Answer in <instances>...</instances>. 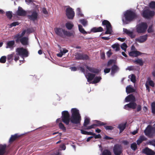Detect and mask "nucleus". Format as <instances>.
Here are the masks:
<instances>
[{"mask_svg": "<svg viewBox=\"0 0 155 155\" xmlns=\"http://www.w3.org/2000/svg\"><path fill=\"white\" fill-rule=\"evenodd\" d=\"M114 61L113 60L111 59L109 60L107 62V66H108L111 65L114 63Z\"/></svg>", "mask_w": 155, "mask_h": 155, "instance_id": "052dcab7", "label": "nucleus"}, {"mask_svg": "<svg viewBox=\"0 0 155 155\" xmlns=\"http://www.w3.org/2000/svg\"><path fill=\"white\" fill-rule=\"evenodd\" d=\"M6 60V57L5 56H2L0 58V62L2 63H5Z\"/></svg>", "mask_w": 155, "mask_h": 155, "instance_id": "a18cd8bd", "label": "nucleus"}, {"mask_svg": "<svg viewBox=\"0 0 155 155\" xmlns=\"http://www.w3.org/2000/svg\"><path fill=\"white\" fill-rule=\"evenodd\" d=\"M155 12L153 11H151L149 9L143 10V11L142 16L144 18L149 19L152 18L155 15Z\"/></svg>", "mask_w": 155, "mask_h": 155, "instance_id": "423d86ee", "label": "nucleus"}, {"mask_svg": "<svg viewBox=\"0 0 155 155\" xmlns=\"http://www.w3.org/2000/svg\"><path fill=\"white\" fill-rule=\"evenodd\" d=\"M70 69H71V71H75L77 70V68L75 67H70Z\"/></svg>", "mask_w": 155, "mask_h": 155, "instance_id": "774afa93", "label": "nucleus"}, {"mask_svg": "<svg viewBox=\"0 0 155 155\" xmlns=\"http://www.w3.org/2000/svg\"><path fill=\"white\" fill-rule=\"evenodd\" d=\"M6 147L5 145H3L0 144V155H3L5 153Z\"/></svg>", "mask_w": 155, "mask_h": 155, "instance_id": "c85d7f7f", "label": "nucleus"}, {"mask_svg": "<svg viewBox=\"0 0 155 155\" xmlns=\"http://www.w3.org/2000/svg\"><path fill=\"white\" fill-rule=\"evenodd\" d=\"M146 138L143 136H140L137 141V144L138 145L140 144L143 141L146 140Z\"/></svg>", "mask_w": 155, "mask_h": 155, "instance_id": "2f4dec72", "label": "nucleus"}, {"mask_svg": "<svg viewBox=\"0 0 155 155\" xmlns=\"http://www.w3.org/2000/svg\"><path fill=\"white\" fill-rule=\"evenodd\" d=\"M123 31L124 33L129 36L131 38H135V35L134 34L132 31L127 29L126 28H124L123 29Z\"/></svg>", "mask_w": 155, "mask_h": 155, "instance_id": "4be33fe9", "label": "nucleus"}, {"mask_svg": "<svg viewBox=\"0 0 155 155\" xmlns=\"http://www.w3.org/2000/svg\"><path fill=\"white\" fill-rule=\"evenodd\" d=\"M90 118L86 116L84 117V126L85 127H87V125H88L90 123Z\"/></svg>", "mask_w": 155, "mask_h": 155, "instance_id": "f704fd0d", "label": "nucleus"}, {"mask_svg": "<svg viewBox=\"0 0 155 155\" xmlns=\"http://www.w3.org/2000/svg\"><path fill=\"white\" fill-rule=\"evenodd\" d=\"M118 70V67L116 65H114L111 68V74L114 75Z\"/></svg>", "mask_w": 155, "mask_h": 155, "instance_id": "c756f323", "label": "nucleus"}, {"mask_svg": "<svg viewBox=\"0 0 155 155\" xmlns=\"http://www.w3.org/2000/svg\"><path fill=\"white\" fill-rule=\"evenodd\" d=\"M122 49L125 51L126 50V48L127 47V45L125 43H123L121 46Z\"/></svg>", "mask_w": 155, "mask_h": 155, "instance_id": "864d4df0", "label": "nucleus"}, {"mask_svg": "<svg viewBox=\"0 0 155 155\" xmlns=\"http://www.w3.org/2000/svg\"><path fill=\"white\" fill-rule=\"evenodd\" d=\"M142 54V53L137 51H132L129 53V54L130 56L134 57H137Z\"/></svg>", "mask_w": 155, "mask_h": 155, "instance_id": "aec40b11", "label": "nucleus"}, {"mask_svg": "<svg viewBox=\"0 0 155 155\" xmlns=\"http://www.w3.org/2000/svg\"><path fill=\"white\" fill-rule=\"evenodd\" d=\"M16 52H17L16 54L22 57H26L28 55V51L22 47L17 48L16 49Z\"/></svg>", "mask_w": 155, "mask_h": 155, "instance_id": "1a4fd4ad", "label": "nucleus"}, {"mask_svg": "<svg viewBox=\"0 0 155 155\" xmlns=\"http://www.w3.org/2000/svg\"><path fill=\"white\" fill-rule=\"evenodd\" d=\"M75 35L74 31H68V37H74Z\"/></svg>", "mask_w": 155, "mask_h": 155, "instance_id": "6e6d98bb", "label": "nucleus"}, {"mask_svg": "<svg viewBox=\"0 0 155 155\" xmlns=\"http://www.w3.org/2000/svg\"><path fill=\"white\" fill-rule=\"evenodd\" d=\"M128 69L130 71L134 70L136 69V67L135 66H130L127 67Z\"/></svg>", "mask_w": 155, "mask_h": 155, "instance_id": "bf43d9fd", "label": "nucleus"}, {"mask_svg": "<svg viewBox=\"0 0 155 155\" xmlns=\"http://www.w3.org/2000/svg\"><path fill=\"white\" fill-rule=\"evenodd\" d=\"M124 19L123 21L126 24L133 21L134 19L136 18L137 15L134 12L130 10H127L124 14Z\"/></svg>", "mask_w": 155, "mask_h": 155, "instance_id": "f03ea898", "label": "nucleus"}, {"mask_svg": "<svg viewBox=\"0 0 155 155\" xmlns=\"http://www.w3.org/2000/svg\"><path fill=\"white\" fill-rule=\"evenodd\" d=\"M62 121L67 125L68 124V111H64L62 112Z\"/></svg>", "mask_w": 155, "mask_h": 155, "instance_id": "dca6fc26", "label": "nucleus"}, {"mask_svg": "<svg viewBox=\"0 0 155 155\" xmlns=\"http://www.w3.org/2000/svg\"><path fill=\"white\" fill-rule=\"evenodd\" d=\"M104 126V127L106 130H112L114 128L113 127L111 126H105V125Z\"/></svg>", "mask_w": 155, "mask_h": 155, "instance_id": "13d9d810", "label": "nucleus"}, {"mask_svg": "<svg viewBox=\"0 0 155 155\" xmlns=\"http://www.w3.org/2000/svg\"><path fill=\"white\" fill-rule=\"evenodd\" d=\"M86 68L90 71L92 73L95 74H98L99 72V71L98 69L94 68H91L87 66Z\"/></svg>", "mask_w": 155, "mask_h": 155, "instance_id": "393cba45", "label": "nucleus"}, {"mask_svg": "<svg viewBox=\"0 0 155 155\" xmlns=\"http://www.w3.org/2000/svg\"><path fill=\"white\" fill-rule=\"evenodd\" d=\"M131 81L133 83H135L136 81V77L134 74H132L130 78Z\"/></svg>", "mask_w": 155, "mask_h": 155, "instance_id": "5fc2aeb1", "label": "nucleus"}, {"mask_svg": "<svg viewBox=\"0 0 155 155\" xmlns=\"http://www.w3.org/2000/svg\"><path fill=\"white\" fill-rule=\"evenodd\" d=\"M15 41L17 43H21L23 45H28V37H14Z\"/></svg>", "mask_w": 155, "mask_h": 155, "instance_id": "39448f33", "label": "nucleus"}, {"mask_svg": "<svg viewBox=\"0 0 155 155\" xmlns=\"http://www.w3.org/2000/svg\"><path fill=\"white\" fill-rule=\"evenodd\" d=\"M63 55V53L62 52L61 50H60V52L59 53L57 54V56L59 57H61Z\"/></svg>", "mask_w": 155, "mask_h": 155, "instance_id": "338daca9", "label": "nucleus"}, {"mask_svg": "<svg viewBox=\"0 0 155 155\" xmlns=\"http://www.w3.org/2000/svg\"><path fill=\"white\" fill-rule=\"evenodd\" d=\"M110 70V68H106L104 70V72L105 73H109Z\"/></svg>", "mask_w": 155, "mask_h": 155, "instance_id": "e2e57ef3", "label": "nucleus"}, {"mask_svg": "<svg viewBox=\"0 0 155 155\" xmlns=\"http://www.w3.org/2000/svg\"><path fill=\"white\" fill-rule=\"evenodd\" d=\"M19 24V23L18 22L15 21L10 24V27L11 28L13 26H15L16 25H18Z\"/></svg>", "mask_w": 155, "mask_h": 155, "instance_id": "3c124183", "label": "nucleus"}, {"mask_svg": "<svg viewBox=\"0 0 155 155\" xmlns=\"http://www.w3.org/2000/svg\"><path fill=\"white\" fill-rule=\"evenodd\" d=\"M149 142L150 144L155 147V140L150 141Z\"/></svg>", "mask_w": 155, "mask_h": 155, "instance_id": "69168bd1", "label": "nucleus"}, {"mask_svg": "<svg viewBox=\"0 0 155 155\" xmlns=\"http://www.w3.org/2000/svg\"><path fill=\"white\" fill-rule=\"evenodd\" d=\"M77 14L79 17H83L84 16V15L82 13L81 9L80 8H77Z\"/></svg>", "mask_w": 155, "mask_h": 155, "instance_id": "ea45409f", "label": "nucleus"}, {"mask_svg": "<svg viewBox=\"0 0 155 155\" xmlns=\"http://www.w3.org/2000/svg\"><path fill=\"white\" fill-rule=\"evenodd\" d=\"M130 147L132 150H135L137 149V145L135 143H133L131 144Z\"/></svg>", "mask_w": 155, "mask_h": 155, "instance_id": "09e8293b", "label": "nucleus"}, {"mask_svg": "<svg viewBox=\"0 0 155 155\" xmlns=\"http://www.w3.org/2000/svg\"><path fill=\"white\" fill-rule=\"evenodd\" d=\"M61 122V118H58L57 120L56 123L59 124V126L60 128L62 129L63 131H65V128Z\"/></svg>", "mask_w": 155, "mask_h": 155, "instance_id": "cd10ccee", "label": "nucleus"}, {"mask_svg": "<svg viewBox=\"0 0 155 155\" xmlns=\"http://www.w3.org/2000/svg\"><path fill=\"white\" fill-rule=\"evenodd\" d=\"M147 38V35H146L140 36L138 38L135 39V41L139 43H141L146 41Z\"/></svg>", "mask_w": 155, "mask_h": 155, "instance_id": "a211bd4d", "label": "nucleus"}, {"mask_svg": "<svg viewBox=\"0 0 155 155\" xmlns=\"http://www.w3.org/2000/svg\"><path fill=\"white\" fill-rule=\"evenodd\" d=\"M74 15L75 13L73 9L68 6V19H73Z\"/></svg>", "mask_w": 155, "mask_h": 155, "instance_id": "6ab92c4d", "label": "nucleus"}, {"mask_svg": "<svg viewBox=\"0 0 155 155\" xmlns=\"http://www.w3.org/2000/svg\"><path fill=\"white\" fill-rule=\"evenodd\" d=\"M19 136L18 135V134H15L14 135L12 136L9 140V141L11 142L15 140L16 138L18 137Z\"/></svg>", "mask_w": 155, "mask_h": 155, "instance_id": "37998d69", "label": "nucleus"}, {"mask_svg": "<svg viewBox=\"0 0 155 155\" xmlns=\"http://www.w3.org/2000/svg\"><path fill=\"white\" fill-rule=\"evenodd\" d=\"M38 15L36 11H35L31 12V14L27 16L28 18L31 20L35 21L38 18Z\"/></svg>", "mask_w": 155, "mask_h": 155, "instance_id": "4468645a", "label": "nucleus"}, {"mask_svg": "<svg viewBox=\"0 0 155 155\" xmlns=\"http://www.w3.org/2000/svg\"><path fill=\"white\" fill-rule=\"evenodd\" d=\"M101 79V76L95 77L94 78V80L92 83L93 84H95L98 83L100 81Z\"/></svg>", "mask_w": 155, "mask_h": 155, "instance_id": "72a5a7b5", "label": "nucleus"}, {"mask_svg": "<svg viewBox=\"0 0 155 155\" xmlns=\"http://www.w3.org/2000/svg\"><path fill=\"white\" fill-rule=\"evenodd\" d=\"M16 14L18 16H25L26 15V12L21 7H19L18 10L16 12Z\"/></svg>", "mask_w": 155, "mask_h": 155, "instance_id": "f3484780", "label": "nucleus"}, {"mask_svg": "<svg viewBox=\"0 0 155 155\" xmlns=\"http://www.w3.org/2000/svg\"><path fill=\"white\" fill-rule=\"evenodd\" d=\"M66 147L64 144L61 145L60 147V149L58 150V152L57 153H55V155H61V153L60 152L61 150H64L65 149Z\"/></svg>", "mask_w": 155, "mask_h": 155, "instance_id": "4c0bfd02", "label": "nucleus"}, {"mask_svg": "<svg viewBox=\"0 0 155 155\" xmlns=\"http://www.w3.org/2000/svg\"><path fill=\"white\" fill-rule=\"evenodd\" d=\"M42 11L43 13L47 15L48 14V12L45 8H42Z\"/></svg>", "mask_w": 155, "mask_h": 155, "instance_id": "0e129e2a", "label": "nucleus"}, {"mask_svg": "<svg viewBox=\"0 0 155 155\" xmlns=\"http://www.w3.org/2000/svg\"><path fill=\"white\" fill-rule=\"evenodd\" d=\"M152 112L153 114H155V102H153L151 104Z\"/></svg>", "mask_w": 155, "mask_h": 155, "instance_id": "8fccbe9b", "label": "nucleus"}, {"mask_svg": "<svg viewBox=\"0 0 155 155\" xmlns=\"http://www.w3.org/2000/svg\"><path fill=\"white\" fill-rule=\"evenodd\" d=\"M7 59L8 62L10 63L13 59L17 62L19 60V57L17 54L12 53V54L8 55L7 56Z\"/></svg>", "mask_w": 155, "mask_h": 155, "instance_id": "9b49d317", "label": "nucleus"}, {"mask_svg": "<svg viewBox=\"0 0 155 155\" xmlns=\"http://www.w3.org/2000/svg\"><path fill=\"white\" fill-rule=\"evenodd\" d=\"M102 25L105 26L106 31L105 32V34H111L112 32V26L110 22L107 20L102 21Z\"/></svg>", "mask_w": 155, "mask_h": 155, "instance_id": "9d476101", "label": "nucleus"}, {"mask_svg": "<svg viewBox=\"0 0 155 155\" xmlns=\"http://www.w3.org/2000/svg\"><path fill=\"white\" fill-rule=\"evenodd\" d=\"M95 122L96 123V124H94L90 126L87 127L85 129L89 130L95 127H99L101 126L102 125H105L107 124L106 123H104L98 120H95Z\"/></svg>", "mask_w": 155, "mask_h": 155, "instance_id": "ddd939ff", "label": "nucleus"}, {"mask_svg": "<svg viewBox=\"0 0 155 155\" xmlns=\"http://www.w3.org/2000/svg\"><path fill=\"white\" fill-rule=\"evenodd\" d=\"M126 122L121 123L119 124L118 126V128L119 129L120 132L123 131L126 127Z\"/></svg>", "mask_w": 155, "mask_h": 155, "instance_id": "bb28decb", "label": "nucleus"}, {"mask_svg": "<svg viewBox=\"0 0 155 155\" xmlns=\"http://www.w3.org/2000/svg\"><path fill=\"white\" fill-rule=\"evenodd\" d=\"M78 28L79 31L82 34H87V33L86 32L83 28L82 26L80 25H78Z\"/></svg>", "mask_w": 155, "mask_h": 155, "instance_id": "c9c22d12", "label": "nucleus"}, {"mask_svg": "<svg viewBox=\"0 0 155 155\" xmlns=\"http://www.w3.org/2000/svg\"><path fill=\"white\" fill-rule=\"evenodd\" d=\"M82 60H87L89 59V57L87 54H82Z\"/></svg>", "mask_w": 155, "mask_h": 155, "instance_id": "603ef678", "label": "nucleus"}, {"mask_svg": "<svg viewBox=\"0 0 155 155\" xmlns=\"http://www.w3.org/2000/svg\"><path fill=\"white\" fill-rule=\"evenodd\" d=\"M95 76V74L90 73H88L86 76L88 82H90L93 80Z\"/></svg>", "mask_w": 155, "mask_h": 155, "instance_id": "5701e85b", "label": "nucleus"}, {"mask_svg": "<svg viewBox=\"0 0 155 155\" xmlns=\"http://www.w3.org/2000/svg\"><path fill=\"white\" fill-rule=\"evenodd\" d=\"M142 152L147 155H154L155 154V152L148 147H146L143 149Z\"/></svg>", "mask_w": 155, "mask_h": 155, "instance_id": "2eb2a0df", "label": "nucleus"}, {"mask_svg": "<svg viewBox=\"0 0 155 155\" xmlns=\"http://www.w3.org/2000/svg\"><path fill=\"white\" fill-rule=\"evenodd\" d=\"M54 31L56 34L61 37L64 38L68 36V31L63 28H56Z\"/></svg>", "mask_w": 155, "mask_h": 155, "instance_id": "20e7f679", "label": "nucleus"}, {"mask_svg": "<svg viewBox=\"0 0 155 155\" xmlns=\"http://www.w3.org/2000/svg\"><path fill=\"white\" fill-rule=\"evenodd\" d=\"M149 7L152 9L155 8V2L151 1L149 4Z\"/></svg>", "mask_w": 155, "mask_h": 155, "instance_id": "79ce46f5", "label": "nucleus"}, {"mask_svg": "<svg viewBox=\"0 0 155 155\" xmlns=\"http://www.w3.org/2000/svg\"><path fill=\"white\" fill-rule=\"evenodd\" d=\"M135 90L133 87L131 85H129L126 87V91L127 93L134 92Z\"/></svg>", "mask_w": 155, "mask_h": 155, "instance_id": "a878e982", "label": "nucleus"}, {"mask_svg": "<svg viewBox=\"0 0 155 155\" xmlns=\"http://www.w3.org/2000/svg\"><path fill=\"white\" fill-rule=\"evenodd\" d=\"M74 26L73 23H71L70 22H68V30H71Z\"/></svg>", "mask_w": 155, "mask_h": 155, "instance_id": "680f3d73", "label": "nucleus"}, {"mask_svg": "<svg viewBox=\"0 0 155 155\" xmlns=\"http://www.w3.org/2000/svg\"><path fill=\"white\" fill-rule=\"evenodd\" d=\"M112 48L115 49L116 51H119L120 49L119 45L118 44H115L112 46Z\"/></svg>", "mask_w": 155, "mask_h": 155, "instance_id": "58836bf2", "label": "nucleus"}, {"mask_svg": "<svg viewBox=\"0 0 155 155\" xmlns=\"http://www.w3.org/2000/svg\"><path fill=\"white\" fill-rule=\"evenodd\" d=\"M101 155H111V154L110 151L105 150L103 152Z\"/></svg>", "mask_w": 155, "mask_h": 155, "instance_id": "a19ab883", "label": "nucleus"}, {"mask_svg": "<svg viewBox=\"0 0 155 155\" xmlns=\"http://www.w3.org/2000/svg\"><path fill=\"white\" fill-rule=\"evenodd\" d=\"M133 62L136 64H139L140 66H142L143 64V62L142 61L141 58L138 59L137 60H132Z\"/></svg>", "mask_w": 155, "mask_h": 155, "instance_id": "7c9ffc66", "label": "nucleus"}, {"mask_svg": "<svg viewBox=\"0 0 155 155\" xmlns=\"http://www.w3.org/2000/svg\"><path fill=\"white\" fill-rule=\"evenodd\" d=\"M15 44V41L14 40L9 41L6 43V48H9L11 49H13L14 48V45Z\"/></svg>", "mask_w": 155, "mask_h": 155, "instance_id": "412c9836", "label": "nucleus"}, {"mask_svg": "<svg viewBox=\"0 0 155 155\" xmlns=\"http://www.w3.org/2000/svg\"><path fill=\"white\" fill-rule=\"evenodd\" d=\"M152 25H151L149 26V28L147 30V31L148 33H150L152 32L153 31V30L152 28Z\"/></svg>", "mask_w": 155, "mask_h": 155, "instance_id": "4d7b16f0", "label": "nucleus"}, {"mask_svg": "<svg viewBox=\"0 0 155 155\" xmlns=\"http://www.w3.org/2000/svg\"><path fill=\"white\" fill-rule=\"evenodd\" d=\"M147 28V24L145 22H142L138 25L136 28V31L138 33H144Z\"/></svg>", "mask_w": 155, "mask_h": 155, "instance_id": "6e6552de", "label": "nucleus"}, {"mask_svg": "<svg viewBox=\"0 0 155 155\" xmlns=\"http://www.w3.org/2000/svg\"><path fill=\"white\" fill-rule=\"evenodd\" d=\"M80 21L84 26H86L87 25V21L84 19L80 20Z\"/></svg>", "mask_w": 155, "mask_h": 155, "instance_id": "c03bdc74", "label": "nucleus"}, {"mask_svg": "<svg viewBox=\"0 0 155 155\" xmlns=\"http://www.w3.org/2000/svg\"><path fill=\"white\" fill-rule=\"evenodd\" d=\"M6 15L9 19H11L12 17V12L10 11L6 12Z\"/></svg>", "mask_w": 155, "mask_h": 155, "instance_id": "49530a36", "label": "nucleus"}, {"mask_svg": "<svg viewBox=\"0 0 155 155\" xmlns=\"http://www.w3.org/2000/svg\"><path fill=\"white\" fill-rule=\"evenodd\" d=\"M146 83L148 85H150L153 87H154L155 86V84L153 81L151 80L149 78L147 79Z\"/></svg>", "mask_w": 155, "mask_h": 155, "instance_id": "473e14b6", "label": "nucleus"}, {"mask_svg": "<svg viewBox=\"0 0 155 155\" xmlns=\"http://www.w3.org/2000/svg\"><path fill=\"white\" fill-rule=\"evenodd\" d=\"M104 31L103 28L101 27H94L91 29V31L93 32H97L103 31Z\"/></svg>", "mask_w": 155, "mask_h": 155, "instance_id": "b1692460", "label": "nucleus"}, {"mask_svg": "<svg viewBox=\"0 0 155 155\" xmlns=\"http://www.w3.org/2000/svg\"><path fill=\"white\" fill-rule=\"evenodd\" d=\"M113 151L115 155H120L122 152V148L121 145H115L113 148Z\"/></svg>", "mask_w": 155, "mask_h": 155, "instance_id": "f8f14e48", "label": "nucleus"}, {"mask_svg": "<svg viewBox=\"0 0 155 155\" xmlns=\"http://www.w3.org/2000/svg\"><path fill=\"white\" fill-rule=\"evenodd\" d=\"M82 54L80 53H77L75 55L76 59L78 60H82Z\"/></svg>", "mask_w": 155, "mask_h": 155, "instance_id": "de8ad7c7", "label": "nucleus"}, {"mask_svg": "<svg viewBox=\"0 0 155 155\" xmlns=\"http://www.w3.org/2000/svg\"><path fill=\"white\" fill-rule=\"evenodd\" d=\"M144 133L146 135L149 137H152L155 134V128L148 125L145 130Z\"/></svg>", "mask_w": 155, "mask_h": 155, "instance_id": "0eeeda50", "label": "nucleus"}, {"mask_svg": "<svg viewBox=\"0 0 155 155\" xmlns=\"http://www.w3.org/2000/svg\"><path fill=\"white\" fill-rule=\"evenodd\" d=\"M71 114L70 119L71 122L75 124L78 125L81 124V116L79 110L76 108H72L71 110Z\"/></svg>", "mask_w": 155, "mask_h": 155, "instance_id": "f257e3e1", "label": "nucleus"}, {"mask_svg": "<svg viewBox=\"0 0 155 155\" xmlns=\"http://www.w3.org/2000/svg\"><path fill=\"white\" fill-rule=\"evenodd\" d=\"M135 97H126L125 101L126 102H130L129 104L124 105V108L129 110V108H131L133 109H135L137 106L136 104L134 103L135 101Z\"/></svg>", "mask_w": 155, "mask_h": 155, "instance_id": "7ed1b4c3", "label": "nucleus"}, {"mask_svg": "<svg viewBox=\"0 0 155 155\" xmlns=\"http://www.w3.org/2000/svg\"><path fill=\"white\" fill-rule=\"evenodd\" d=\"M26 32V30H25L22 31L21 34L20 33V32H19L15 35L14 36V37H24V36Z\"/></svg>", "mask_w": 155, "mask_h": 155, "instance_id": "e433bc0d", "label": "nucleus"}]
</instances>
